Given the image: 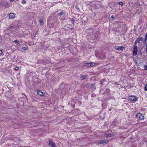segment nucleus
Segmentation results:
<instances>
[{
    "instance_id": "1",
    "label": "nucleus",
    "mask_w": 147,
    "mask_h": 147,
    "mask_svg": "<svg viewBox=\"0 0 147 147\" xmlns=\"http://www.w3.org/2000/svg\"><path fill=\"white\" fill-rule=\"evenodd\" d=\"M98 29H94L93 30L92 35V39H97L99 36V32Z\"/></svg>"
},
{
    "instance_id": "2",
    "label": "nucleus",
    "mask_w": 147,
    "mask_h": 147,
    "mask_svg": "<svg viewBox=\"0 0 147 147\" xmlns=\"http://www.w3.org/2000/svg\"><path fill=\"white\" fill-rule=\"evenodd\" d=\"M96 56L100 59H102L105 58V54L104 52L101 51L96 53Z\"/></svg>"
},
{
    "instance_id": "3",
    "label": "nucleus",
    "mask_w": 147,
    "mask_h": 147,
    "mask_svg": "<svg viewBox=\"0 0 147 147\" xmlns=\"http://www.w3.org/2000/svg\"><path fill=\"white\" fill-rule=\"evenodd\" d=\"M59 89L61 90L65 91L67 89V85L64 83H61L59 86Z\"/></svg>"
},
{
    "instance_id": "4",
    "label": "nucleus",
    "mask_w": 147,
    "mask_h": 147,
    "mask_svg": "<svg viewBox=\"0 0 147 147\" xmlns=\"http://www.w3.org/2000/svg\"><path fill=\"white\" fill-rule=\"evenodd\" d=\"M138 100L137 97L135 96H130L128 97V100L132 103H135Z\"/></svg>"
},
{
    "instance_id": "5",
    "label": "nucleus",
    "mask_w": 147,
    "mask_h": 147,
    "mask_svg": "<svg viewBox=\"0 0 147 147\" xmlns=\"http://www.w3.org/2000/svg\"><path fill=\"white\" fill-rule=\"evenodd\" d=\"M136 118L139 119H144V118L143 115L140 113H138L136 115Z\"/></svg>"
},
{
    "instance_id": "6",
    "label": "nucleus",
    "mask_w": 147,
    "mask_h": 147,
    "mask_svg": "<svg viewBox=\"0 0 147 147\" xmlns=\"http://www.w3.org/2000/svg\"><path fill=\"white\" fill-rule=\"evenodd\" d=\"M79 77L81 78V80H86L88 79L87 76L84 75L80 74Z\"/></svg>"
},
{
    "instance_id": "7",
    "label": "nucleus",
    "mask_w": 147,
    "mask_h": 147,
    "mask_svg": "<svg viewBox=\"0 0 147 147\" xmlns=\"http://www.w3.org/2000/svg\"><path fill=\"white\" fill-rule=\"evenodd\" d=\"M137 53V47L136 45H135L134 47V50L133 51V54L136 55Z\"/></svg>"
},
{
    "instance_id": "8",
    "label": "nucleus",
    "mask_w": 147,
    "mask_h": 147,
    "mask_svg": "<svg viewBox=\"0 0 147 147\" xmlns=\"http://www.w3.org/2000/svg\"><path fill=\"white\" fill-rule=\"evenodd\" d=\"M108 140H101L98 141V143L99 144H103L107 143L108 142Z\"/></svg>"
},
{
    "instance_id": "9",
    "label": "nucleus",
    "mask_w": 147,
    "mask_h": 147,
    "mask_svg": "<svg viewBox=\"0 0 147 147\" xmlns=\"http://www.w3.org/2000/svg\"><path fill=\"white\" fill-rule=\"evenodd\" d=\"M15 27V26H10L9 27L7 28L5 30V32L6 33H7V31L9 30L10 29H14Z\"/></svg>"
},
{
    "instance_id": "10",
    "label": "nucleus",
    "mask_w": 147,
    "mask_h": 147,
    "mask_svg": "<svg viewBox=\"0 0 147 147\" xmlns=\"http://www.w3.org/2000/svg\"><path fill=\"white\" fill-rule=\"evenodd\" d=\"M49 145L51 147H55L56 145L55 144L53 141H51L49 143Z\"/></svg>"
},
{
    "instance_id": "11",
    "label": "nucleus",
    "mask_w": 147,
    "mask_h": 147,
    "mask_svg": "<svg viewBox=\"0 0 147 147\" xmlns=\"http://www.w3.org/2000/svg\"><path fill=\"white\" fill-rule=\"evenodd\" d=\"M82 21L83 23H86L88 21L87 18L86 17H83L82 19Z\"/></svg>"
},
{
    "instance_id": "12",
    "label": "nucleus",
    "mask_w": 147,
    "mask_h": 147,
    "mask_svg": "<svg viewBox=\"0 0 147 147\" xmlns=\"http://www.w3.org/2000/svg\"><path fill=\"white\" fill-rule=\"evenodd\" d=\"M124 47L123 46L118 47L117 46L115 47V48L117 50L122 51Z\"/></svg>"
},
{
    "instance_id": "13",
    "label": "nucleus",
    "mask_w": 147,
    "mask_h": 147,
    "mask_svg": "<svg viewBox=\"0 0 147 147\" xmlns=\"http://www.w3.org/2000/svg\"><path fill=\"white\" fill-rule=\"evenodd\" d=\"M95 83L91 84L90 86V88L92 90H94L96 88V87L95 86Z\"/></svg>"
},
{
    "instance_id": "14",
    "label": "nucleus",
    "mask_w": 147,
    "mask_h": 147,
    "mask_svg": "<svg viewBox=\"0 0 147 147\" xmlns=\"http://www.w3.org/2000/svg\"><path fill=\"white\" fill-rule=\"evenodd\" d=\"M38 63L39 64L42 63L45 64L46 63V61L44 60H39L38 61Z\"/></svg>"
},
{
    "instance_id": "15",
    "label": "nucleus",
    "mask_w": 147,
    "mask_h": 147,
    "mask_svg": "<svg viewBox=\"0 0 147 147\" xmlns=\"http://www.w3.org/2000/svg\"><path fill=\"white\" fill-rule=\"evenodd\" d=\"M37 93L40 96H43L45 93L40 90H38Z\"/></svg>"
},
{
    "instance_id": "16",
    "label": "nucleus",
    "mask_w": 147,
    "mask_h": 147,
    "mask_svg": "<svg viewBox=\"0 0 147 147\" xmlns=\"http://www.w3.org/2000/svg\"><path fill=\"white\" fill-rule=\"evenodd\" d=\"M9 18L13 19L14 18L15 15L13 13H11L9 15Z\"/></svg>"
},
{
    "instance_id": "17",
    "label": "nucleus",
    "mask_w": 147,
    "mask_h": 147,
    "mask_svg": "<svg viewBox=\"0 0 147 147\" xmlns=\"http://www.w3.org/2000/svg\"><path fill=\"white\" fill-rule=\"evenodd\" d=\"M140 40H141L140 38H137L136 40L135 43L136 44L137 43H139Z\"/></svg>"
},
{
    "instance_id": "18",
    "label": "nucleus",
    "mask_w": 147,
    "mask_h": 147,
    "mask_svg": "<svg viewBox=\"0 0 147 147\" xmlns=\"http://www.w3.org/2000/svg\"><path fill=\"white\" fill-rule=\"evenodd\" d=\"M39 22L40 23V25H43V21L42 19H40L39 20Z\"/></svg>"
},
{
    "instance_id": "19",
    "label": "nucleus",
    "mask_w": 147,
    "mask_h": 147,
    "mask_svg": "<svg viewBox=\"0 0 147 147\" xmlns=\"http://www.w3.org/2000/svg\"><path fill=\"white\" fill-rule=\"evenodd\" d=\"M70 20L71 22L72 23L73 25H74V22L75 21V19H73V18H71L70 19Z\"/></svg>"
},
{
    "instance_id": "20",
    "label": "nucleus",
    "mask_w": 147,
    "mask_h": 147,
    "mask_svg": "<svg viewBox=\"0 0 147 147\" xmlns=\"http://www.w3.org/2000/svg\"><path fill=\"white\" fill-rule=\"evenodd\" d=\"M96 64V63L94 62H91L90 63L89 65H90V66L92 67L94 66V65H95Z\"/></svg>"
},
{
    "instance_id": "21",
    "label": "nucleus",
    "mask_w": 147,
    "mask_h": 147,
    "mask_svg": "<svg viewBox=\"0 0 147 147\" xmlns=\"http://www.w3.org/2000/svg\"><path fill=\"white\" fill-rule=\"evenodd\" d=\"M113 136V134H108L106 135V137H111Z\"/></svg>"
},
{
    "instance_id": "22",
    "label": "nucleus",
    "mask_w": 147,
    "mask_h": 147,
    "mask_svg": "<svg viewBox=\"0 0 147 147\" xmlns=\"http://www.w3.org/2000/svg\"><path fill=\"white\" fill-rule=\"evenodd\" d=\"M27 47H22V49H23L24 50H27L28 49L27 48Z\"/></svg>"
},
{
    "instance_id": "23",
    "label": "nucleus",
    "mask_w": 147,
    "mask_h": 147,
    "mask_svg": "<svg viewBox=\"0 0 147 147\" xmlns=\"http://www.w3.org/2000/svg\"><path fill=\"white\" fill-rule=\"evenodd\" d=\"M54 23L53 22H52L50 24H49V26L50 27H53V26Z\"/></svg>"
},
{
    "instance_id": "24",
    "label": "nucleus",
    "mask_w": 147,
    "mask_h": 147,
    "mask_svg": "<svg viewBox=\"0 0 147 147\" xmlns=\"http://www.w3.org/2000/svg\"><path fill=\"white\" fill-rule=\"evenodd\" d=\"M140 39L141 41L144 42H145L146 40H145V38H143L142 37L140 38Z\"/></svg>"
},
{
    "instance_id": "25",
    "label": "nucleus",
    "mask_w": 147,
    "mask_h": 147,
    "mask_svg": "<svg viewBox=\"0 0 147 147\" xmlns=\"http://www.w3.org/2000/svg\"><path fill=\"white\" fill-rule=\"evenodd\" d=\"M110 19L111 20H112V21L114 20V19H115L114 16L113 15L111 17Z\"/></svg>"
},
{
    "instance_id": "26",
    "label": "nucleus",
    "mask_w": 147,
    "mask_h": 147,
    "mask_svg": "<svg viewBox=\"0 0 147 147\" xmlns=\"http://www.w3.org/2000/svg\"><path fill=\"white\" fill-rule=\"evenodd\" d=\"M144 69L145 70H147V65H146L144 66Z\"/></svg>"
},
{
    "instance_id": "27",
    "label": "nucleus",
    "mask_w": 147,
    "mask_h": 147,
    "mask_svg": "<svg viewBox=\"0 0 147 147\" xmlns=\"http://www.w3.org/2000/svg\"><path fill=\"white\" fill-rule=\"evenodd\" d=\"M89 64H90V63H86L85 64V65L88 67H91V66H90V65H89Z\"/></svg>"
},
{
    "instance_id": "28",
    "label": "nucleus",
    "mask_w": 147,
    "mask_h": 147,
    "mask_svg": "<svg viewBox=\"0 0 147 147\" xmlns=\"http://www.w3.org/2000/svg\"><path fill=\"white\" fill-rule=\"evenodd\" d=\"M64 14V12L63 11L61 12L59 14V16H62Z\"/></svg>"
},
{
    "instance_id": "29",
    "label": "nucleus",
    "mask_w": 147,
    "mask_h": 147,
    "mask_svg": "<svg viewBox=\"0 0 147 147\" xmlns=\"http://www.w3.org/2000/svg\"><path fill=\"white\" fill-rule=\"evenodd\" d=\"M144 90L146 91H147V84L144 87Z\"/></svg>"
},
{
    "instance_id": "30",
    "label": "nucleus",
    "mask_w": 147,
    "mask_h": 147,
    "mask_svg": "<svg viewBox=\"0 0 147 147\" xmlns=\"http://www.w3.org/2000/svg\"><path fill=\"white\" fill-rule=\"evenodd\" d=\"M14 42L16 44H18V41H17V40H14Z\"/></svg>"
},
{
    "instance_id": "31",
    "label": "nucleus",
    "mask_w": 147,
    "mask_h": 147,
    "mask_svg": "<svg viewBox=\"0 0 147 147\" xmlns=\"http://www.w3.org/2000/svg\"><path fill=\"white\" fill-rule=\"evenodd\" d=\"M19 69V67H16L14 68V70H18Z\"/></svg>"
},
{
    "instance_id": "32",
    "label": "nucleus",
    "mask_w": 147,
    "mask_h": 147,
    "mask_svg": "<svg viewBox=\"0 0 147 147\" xmlns=\"http://www.w3.org/2000/svg\"><path fill=\"white\" fill-rule=\"evenodd\" d=\"M106 105V104H102V107H105V106Z\"/></svg>"
},
{
    "instance_id": "33",
    "label": "nucleus",
    "mask_w": 147,
    "mask_h": 147,
    "mask_svg": "<svg viewBox=\"0 0 147 147\" xmlns=\"http://www.w3.org/2000/svg\"><path fill=\"white\" fill-rule=\"evenodd\" d=\"M119 5H120L121 6L123 5V2H119Z\"/></svg>"
},
{
    "instance_id": "34",
    "label": "nucleus",
    "mask_w": 147,
    "mask_h": 147,
    "mask_svg": "<svg viewBox=\"0 0 147 147\" xmlns=\"http://www.w3.org/2000/svg\"><path fill=\"white\" fill-rule=\"evenodd\" d=\"M22 3L23 4H25L26 3V1L24 0H23L22 1Z\"/></svg>"
},
{
    "instance_id": "35",
    "label": "nucleus",
    "mask_w": 147,
    "mask_h": 147,
    "mask_svg": "<svg viewBox=\"0 0 147 147\" xmlns=\"http://www.w3.org/2000/svg\"><path fill=\"white\" fill-rule=\"evenodd\" d=\"M91 96L92 97H93L94 96H96V95L94 94H92L91 95Z\"/></svg>"
},
{
    "instance_id": "36",
    "label": "nucleus",
    "mask_w": 147,
    "mask_h": 147,
    "mask_svg": "<svg viewBox=\"0 0 147 147\" xmlns=\"http://www.w3.org/2000/svg\"><path fill=\"white\" fill-rule=\"evenodd\" d=\"M145 39L147 40V32L146 33V34H145Z\"/></svg>"
},
{
    "instance_id": "37",
    "label": "nucleus",
    "mask_w": 147,
    "mask_h": 147,
    "mask_svg": "<svg viewBox=\"0 0 147 147\" xmlns=\"http://www.w3.org/2000/svg\"><path fill=\"white\" fill-rule=\"evenodd\" d=\"M3 53V51L1 50H0V55H2Z\"/></svg>"
},
{
    "instance_id": "38",
    "label": "nucleus",
    "mask_w": 147,
    "mask_h": 147,
    "mask_svg": "<svg viewBox=\"0 0 147 147\" xmlns=\"http://www.w3.org/2000/svg\"><path fill=\"white\" fill-rule=\"evenodd\" d=\"M104 81V79H102L101 80V81H100V82L102 84L103 82Z\"/></svg>"
},
{
    "instance_id": "39",
    "label": "nucleus",
    "mask_w": 147,
    "mask_h": 147,
    "mask_svg": "<svg viewBox=\"0 0 147 147\" xmlns=\"http://www.w3.org/2000/svg\"><path fill=\"white\" fill-rule=\"evenodd\" d=\"M68 28H70L71 30H73L74 29L73 28H70L69 27H68Z\"/></svg>"
},
{
    "instance_id": "40",
    "label": "nucleus",
    "mask_w": 147,
    "mask_h": 147,
    "mask_svg": "<svg viewBox=\"0 0 147 147\" xmlns=\"http://www.w3.org/2000/svg\"><path fill=\"white\" fill-rule=\"evenodd\" d=\"M76 9H79V8H78V6H76Z\"/></svg>"
},
{
    "instance_id": "41",
    "label": "nucleus",
    "mask_w": 147,
    "mask_h": 147,
    "mask_svg": "<svg viewBox=\"0 0 147 147\" xmlns=\"http://www.w3.org/2000/svg\"><path fill=\"white\" fill-rule=\"evenodd\" d=\"M107 90H110L108 89H107Z\"/></svg>"
}]
</instances>
